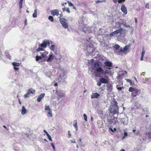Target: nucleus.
Returning a JSON list of instances; mask_svg holds the SVG:
<instances>
[{"label":"nucleus","mask_w":151,"mask_h":151,"mask_svg":"<svg viewBox=\"0 0 151 151\" xmlns=\"http://www.w3.org/2000/svg\"><path fill=\"white\" fill-rule=\"evenodd\" d=\"M113 104L111 105L110 108V113L113 115V117L112 118V120L113 121L114 124H116L118 122L117 118L115 117L114 115L118 113L119 112V107L118 106L117 102L116 101H113Z\"/></svg>","instance_id":"f257e3e1"},{"label":"nucleus","mask_w":151,"mask_h":151,"mask_svg":"<svg viewBox=\"0 0 151 151\" xmlns=\"http://www.w3.org/2000/svg\"><path fill=\"white\" fill-rule=\"evenodd\" d=\"M109 71L107 70L104 71L102 68L100 67L96 70L95 75L98 77H100L101 76L100 74L105 75L106 74H109Z\"/></svg>","instance_id":"f03ea898"},{"label":"nucleus","mask_w":151,"mask_h":151,"mask_svg":"<svg viewBox=\"0 0 151 151\" xmlns=\"http://www.w3.org/2000/svg\"><path fill=\"white\" fill-rule=\"evenodd\" d=\"M129 92H132L131 95L132 97H135L140 93V90H138L136 88L130 87L129 89Z\"/></svg>","instance_id":"7ed1b4c3"},{"label":"nucleus","mask_w":151,"mask_h":151,"mask_svg":"<svg viewBox=\"0 0 151 151\" xmlns=\"http://www.w3.org/2000/svg\"><path fill=\"white\" fill-rule=\"evenodd\" d=\"M59 10L58 9H55L52 10L51 11L50 13L53 16H59L58 17H63V14L62 12L61 13H59Z\"/></svg>","instance_id":"20e7f679"},{"label":"nucleus","mask_w":151,"mask_h":151,"mask_svg":"<svg viewBox=\"0 0 151 151\" xmlns=\"http://www.w3.org/2000/svg\"><path fill=\"white\" fill-rule=\"evenodd\" d=\"M59 21L62 26L65 29L68 28V25L67 22V20L63 18H61L59 19Z\"/></svg>","instance_id":"39448f33"},{"label":"nucleus","mask_w":151,"mask_h":151,"mask_svg":"<svg viewBox=\"0 0 151 151\" xmlns=\"http://www.w3.org/2000/svg\"><path fill=\"white\" fill-rule=\"evenodd\" d=\"M123 31V29L122 28H120L119 29L116 30L110 34L109 36L110 37L116 36L119 33L121 34Z\"/></svg>","instance_id":"423d86ee"},{"label":"nucleus","mask_w":151,"mask_h":151,"mask_svg":"<svg viewBox=\"0 0 151 151\" xmlns=\"http://www.w3.org/2000/svg\"><path fill=\"white\" fill-rule=\"evenodd\" d=\"M35 92V90L33 89L32 88H30L28 89L27 93L24 95V97L25 98L29 97L31 93L34 94Z\"/></svg>","instance_id":"0eeeda50"},{"label":"nucleus","mask_w":151,"mask_h":151,"mask_svg":"<svg viewBox=\"0 0 151 151\" xmlns=\"http://www.w3.org/2000/svg\"><path fill=\"white\" fill-rule=\"evenodd\" d=\"M56 93L57 96V98L58 99H59L60 98L65 97V93L61 91L60 92H59L57 90H56Z\"/></svg>","instance_id":"6e6552de"},{"label":"nucleus","mask_w":151,"mask_h":151,"mask_svg":"<svg viewBox=\"0 0 151 151\" xmlns=\"http://www.w3.org/2000/svg\"><path fill=\"white\" fill-rule=\"evenodd\" d=\"M105 66L106 67V68L110 70L113 66L112 63L110 61H105L104 63Z\"/></svg>","instance_id":"1a4fd4ad"},{"label":"nucleus","mask_w":151,"mask_h":151,"mask_svg":"<svg viewBox=\"0 0 151 151\" xmlns=\"http://www.w3.org/2000/svg\"><path fill=\"white\" fill-rule=\"evenodd\" d=\"M144 138L142 139L143 140L150 138H151V131H149L148 132H146L145 134H144Z\"/></svg>","instance_id":"9d476101"},{"label":"nucleus","mask_w":151,"mask_h":151,"mask_svg":"<svg viewBox=\"0 0 151 151\" xmlns=\"http://www.w3.org/2000/svg\"><path fill=\"white\" fill-rule=\"evenodd\" d=\"M50 48L51 50L54 52L56 55L58 54L59 52L57 50L56 47L54 45H52Z\"/></svg>","instance_id":"9b49d317"},{"label":"nucleus","mask_w":151,"mask_h":151,"mask_svg":"<svg viewBox=\"0 0 151 151\" xmlns=\"http://www.w3.org/2000/svg\"><path fill=\"white\" fill-rule=\"evenodd\" d=\"M130 45H129L125 46L123 48L122 47L121 48L122 49V50H123V52H124L127 51V53H128V52H130Z\"/></svg>","instance_id":"f8f14e48"},{"label":"nucleus","mask_w":151,"mask_h":151,"mask_svg":"<svg viewBox=\"0 0 151 151\" xmlns=\"http://www.w3.org/2000/svg\"><path fill=\"white\" fill-rule=\"evenodd\" d=\"M121 9L125 14H127V8L124 5L122 4L121 5Z\"/></svg>","instance_id":"ddd939ff"},{"label":"nucleus","mask_w":151,"mask_h":151,"mask_svg":"<svg viewBox=\"0 0 151 151\" xmlns=\"http://www.w3.org/2000/svg\"><path fill=\"white\" fill-rule=\"evenodd\" d=\"M121 122L124 125H127L128 123V121L127 118H122L120 119Z\"/></svg>","instance_id":"4468645a"},{"label":"nucleus","mask_w":151,"mask_h":151,"mask_svg":"<svg viewBox=\"0 0 151 151\" xmlns=\"http://www.w3.org/2000/svg\"><path fill=\"white\" fill-rule=\"evenodd\" d=\"M47 43L46 40H45L42 42L41 44L39 45V47H41L43 48H45L47 47Z\"/></svg>","instance_id":"2eb2a0df"},{"label":"nucleus","mask_w":151,"mask_h":151,"mask_svg":"<svg viewBox=\"0 0 151 151\" xmlns=\"http://www.w3.org/2000/svg\"><path fill=\"white\" fill-rule=\"evenodd\" d=\"M45 93H41L38 97L37 99V101L40 102L45 96Z\"/></svg>","instance_id":"dca6fc26"},{"label":"nucleus","mask_w":151,"mask_h":151,"mask_svg":"<svg viewBox=\"0 0 151 151\" xmlns=\"http://www.w3.org/2000/svg\"><path fill=\"white\" fill-rule=\"evenodd\" d=\"M100 82L102 83H108V80L104 78H102L100 79Z\"/></svg>","instance_id":"f3484780"},{"label":"nucleus","mask_w":151,"mask_h":151,"mask_svg":"<svg viewBox=\"0 0 151 151\" xmlns=\"http://www.w3.org/2000/svg\"><path fill=\"white\" fill-rule=\"evenodd\" d=\"M100 96V94L97 93H93L91 95V98H97Z\"/></svg>","instance_id":"a211bd4d"},{"label":"nucleus","mask_w":151,"mask_h":151,"mask_svg":"<svg viewBox=\"0 0 151 151\" xmlns=\"http://www.w3.org/2000/svg\"><path fill=\"white\" fill-rule=\"evenodd\" d=\"M100 65V62L99 61H96L95 62L94 64V67L95 68H96V69L95 70L96 71V70L99 68V66Z\"/></svg>","instance_id":"6ab92c4d"},{"label":"nucleus","mask_w":151,"mask_h":151,"mask_svg":"<svg viewBox=\"0 0 151 151\" xmlns=\"http://www.w3.org/2000/svg\"><path fill=\"white\" fill-rule=\"evenodd\" d=\"M115 52L116 54L118 55H123L122 53V52H123V50H122L121 48L120 50H116Z\"/></svg>","instance_id":"aec40b11"},{"label":"nucleus","mask_w":151,"mask_h":151,"mask_svg":"<svg viewBox=\"0 0 151 151\" xmlns=\"http://www.w3.org/2000/svg\"><path fill=\"white\" fill-rule=\"evenodd\" d=\"M82 29L83 32H86L88 31V28L86 26V25H83V28H82Z\"/></svg>","instance_id":"412c9836"},{"label":"nucleus","mask_w":151,"mask_h":151,"mask_svg":"<svg viewBox=\"0 0 151 151\" xmlns=\"http://www.w3.org/2000/svg\"><path fill=\"white\" fill-rule=\"evenodd\" d=\"M54 56L52 54L50 55L47 61L48 62H50L53 58Z\"/></svg>","instance_id":"4be33fe9"},{"label":"nucleus","mask_w":151,"mask_h":151,"mask_svg":"<svg viewBox=\"0 0 151 151\" xmlns=\"http://www.w3.org/2000/svg\"><path fill=\"white\" fill-rule=\"evenodd\" d=\"M27 110L24 106H23L22 107L21 114L22 115H24L26 113Z\"/></svg>","instance_id":"5701e85b"},{"label":"nucleus","mask_w":151,"mask_h":151,"mask_svg":"<svg viewBox=\"0 0 151 151\" xmlns=\"http://www.w3.org/2000/svg\"><path fill=\"white\" fill-rule=\"evenodd\" d=\"M47 116L48 117H52V110L49 111L47 114Z\"/></svg>","instance_id":"b1692460"},{"label":"nucleus","mask_w":151,"mask_h":151,"mask_svg":"<svg viewBox=\"0 0 151 151\" xmlns=\"http://www.w3.org/2000/svg\"><path fill=\"white\" fill-rule=\"evenodd\" d=\"M125 80H126L127 82H129L130 83L131 86H133L134 85V83H133L132 82V81L130 79H125Z\"/></svg>","instance_id":"393cba45"},{"label":"nucleus","mask_w":151,"mask_h":151,"mask_svg":"<svg viewBox=\"0 0 151 151\" xmlns=\"http://www.w3.org/2000/svg\"><path fill=\"white\" fill-rule=\"evenodd\" d=\"M63 76H62L61 75H60L59 78L56 79V81H58V83H60L61 82V80L63 79Z\"/></svg>","instance_id":"a878e982"},{"label":"nucleus","mask_w":151,"mask_h":151,"mask_svg":"<svg viewBox=\"0 0 151 151\" xmlns=\"http://www.w3.org/2000/svg\"><path fill=\"white\" fill-rule=\"evenodd\" d=\"M32 16L34 18H36L37 17V10L35 9L34 10V12Z\"/></svg>","instance_id":"bb28decb"},{"label":"nucleus","mask_w":151,"mask_h":151,"mask_svg":"<svg viewBox=\"0 0 151 151\" xmlns=\"http://www.w3.org/2000/svg\"><path fill=\"white\" fill-rule=\"evenodd\" d=\"M48 54V52H44L41 55L42 58H45L47 55Z\"/></svg>","instance_id":"cd10ccee"},{"label":"nucleus","mask_w":151,"mask_h":151,"mask_svg":"<svg viewBox=\"0 0 151 151\" xmlns=\"http://www.w3.org/2000/svg\"><path fill=\"white\" fill-rule=\"evenodd\" d=\"M120 46L118 44L115 45L113 47V48L115 49L116 50H118L120 48Z\"/></svg>","instance_id":"c85d7f7f"},{"label":"nucleus","mask_w":151,"mask_h":151,"mask_svg":"<svg viewBox=\"0 0 151 151\" xmlns=\"http://www.w3.org/2000/svg\"><path fill=\"white\" fill-rule=\"evenodd\" d=\"M23 0H20L19 4V9H21L22 8V2H23Z\"/></svg>","instance_id":"c756f323"},{"label":"nucleus","mask_w":151,"mask_h":151,"mask_svg":"<svg viewBox=\"0 0 151 151\" xmlns=\"http://www.w3.org/2000/svg\"><path fill=\"white\" fill-rule=\"evenodd\" d=\"M45 110H47V111H50L51 110V109L49 105H46L45 106Z\"/></svg>","instance_id":"7c9ffc66"},{"label":"nucleus","mask_w":151,"mask_h":151,"mask_svg":"<svg viewBox=\"0 0 151 151\" xmlns=\"http://www.w3.org/2000/svg\"><path fill=\"white\" fill-rule=\"evenodd\" d=\"M42 58V55L41 56H37L36 57V60L38 61Z\"/></svg>","instance_id":"2f4dec72"},{"label":"nucleus","mask_w":151,"mask_h":151,"mask_svg":"<svg viewBox=\"0 0 151 151\" xmlns=\"http://www.w3.org/2000/svg\"><path fill=\"white\" fill-rule=\"evenodd\" d=\"M76 122L75 123L73 124V126L74 127L75 129H76V131H77L78 130V127H77V122L76 121H75Z\"/></svg>","instance_id":"473e14b6"},{"label":"nucleus","mask_w":151,"mask_h":151,"mask_svg":"<svg viewBox=\"0 0 151 151\" xmlns=\"http://www.w3.org/2000/svg\"><path fill=\"white\" fill-rule=\"evenodd\" d=\"M12 65L14 67L15 66H18L19 65L20 63H17L15 62H14L12 63Z\"/></svg>","instance_id":"72a5a7b5"},{"label":"nucleus","mask_w":151,"mask_h":151,"mask_svg":"<svg viewBox=\"0 0 151 151\" xmlns=\"http://www.w3.org/2000/svg\"><path fill=\"white\" fill-rule=\"evenodd\" d=\"M106 0H102L101 1L100 0H97L95 1V2L96 4H98L99 3H102L103 2H106Z\"/></svg>","instance_id":"f704fd0d"},{"label":"nucleus","mask_w":151,"mask_h":151,"mask_svg":"<svg viewBox=\"0 0 151 151\" xmlns=\"http://www.w3.org/2000/svg\"><path fill=\"white\" fill-rule=\"evenodd\" d=\"M48 19L51 22H53L54 20L53 17L51 16L49 17Z\"/></svg>","instance_id":"c9c22d12"},{"label":"nucleus","mask_w":151,"mask_h":151,"mask_svg":"<svg viewBox=\"0 0 151 151\" xmlns=\"http://www.w3.org/2000/svg\"><path fill=\"white\" fill-rule=\"evenodd\" d=\"M67 3L68 4L69 6H73V4L69 1H67Z\"/></svg>","instance_id":"e433bc0d"},{"label":"nucleus","mask_w":151,"mask_h":151,"mask_svg":"<svg viewBox=\"0 0 151 151\" xmlns=\"http://www.w3.org/2000/svg\"><path fill=\"white\" fill-rule=\"evenodd\" d=\"M43 50H44L43 49V48H42V47H39L37 50V51H43Z\"/></svg>","instance_id":"4c0bfd02"},{"label":"nucleus","mask_w":151,"mask_h":151,"mask_svg":"<svg viewBox=\"0 0 151 151\" xmlns=\"http://www.w3.org/2000/svg\"><path fill=\"white\" fill-rule=\"evenodd\" d=\"M107 122L109 123H113V121L112 120V119H108L107 120Z\"/></svg>","instance_id":"58836bf2"},{"label":"nucleus","mask_w":151,"mask_h":151,"mask_svg":"<svg viewBox=\"0 0 151 151\" xmlns=\"http://www.w3.org/2000/svg\"><path fill=\"white\" fill-rule=\"evenodd\" d=\"M83 117L84 118V119L86 121H87V116L85 114H83Z\"/></svg>","instance_id":"ea45409f"},{"label":"nucleus","mask_w":151,"mask_h":151,"mask_svg":"<svg viewBox=\"0 0 151 151\" xmlns=\"http://www.w3.org/2000/svg\"><path fill=\"white\" fill-rule=\"evenodd\" d=\"M128 135V134L127 132H124V136L123 137V138H124L126 137Z\"/></svg>","instance_id":"a19ab883"},{"label":"nucleus","mask_w":151,"mask_h":151,"mask_svg":"<svg viewBox=\"0 0 151 151\" xmlns=\"http://www.w3.org/2000/svg\"><path fill=\"white\" fill-rule=\"evenodd\" d=\"M51 145L52 147L53 148V150L54 151H55V146L54 145L53 143H51Z\"/></svg>","instance_id":"79ce46f5"},{"label":"nucleus","mask_w":151,"mask_h":151,"mask_svg":"<svg viewBox=\"0 0 151 151\" xmlns=\"http://www.w3.org/2000/svg\"><path fill=\"white\" fill-rule=\"evenodd\" d=\"M48 138L51 141H52V140L51 139V136L49 134L48 135H47Z\"/></svg>","instance_id":"37998d69"},{"label":"nucleus","mask_w":151,"mask_h":151,"mask_svg":"<svg viewBox=\"0 0 151 151\" xmlns=\"http://www.w3.org/2000/svg\"><path fill=\"white\" fill-rule=\"evenodd\" d=\"M125 1V0H118V2L119 3H121L124 2Z\"/></svg>","instance_id":"c03bdc74"},{"label":"nucleus","mask_w":151,"mask_h":151,"mask_svg":"<svg viewBox=\"0 0 151 151\" xmlns=\"http://www.w3.org/2000/svg\"><path fill=\"white\" fill-rule=\"evenodd\" d=\"M66 11L68 13H69L70 12V9L68 8H67L66 9Z\"/></svg>","instance_id":"a18cd8bd"},{"label":"nucleus","mask_w":151,"mask_h":151,"mask_svg":"<svg viewBox=\"0 0 151 151\" xmlns=\"http://www.w3.org/2000/svg\"><path fill=\"white\" fill-rule=\"evenodd\" d=\"M70 142L71 143H76V142L75 140H74V139H73V140H70Z\"/></svg>","instance_id":"49530a36"},{"label":"nucleus","mask_w":151,"mask_h":151,"mask_svg":"<svg viewBox=\"0 0 151 151\" xmlns=\"http://www.w3.org/2000/svg\"><path fill=\"white\" fill-rule=\"evenodd\" d=\"M123 88L124 87L122 86V87H119V88H117V89L119 91H121L122 88Z\"/></svg>","instance_id":"de8ad7c7"},{"label":"nucleus","mask_w":151,"mask_h":151,"mask_svg":"<svg viewBox=\"0 0 151 151\" xmlns=\"http://www.w3.org/2000/svg\"><path fill=\"white\" fill-rule=\"evenodd\" d=\"M145 8L147 9L149 8V4L148 3H147L146 4Z\"/></svg>","instance_id":"09e8293b"},{"label":"nucleus","mask_w":151,"mask_h":151,"mask_svg":"<svg viewBox=\"0 0 151 151\" xmlns=\"http://www.w3.org/2000/svg\"><path fill=\"white\" fill-rule=\"evenodd\" d=\"M43 132L45 133L46 134L47 136L49 134L45 130H44Z\"/></svg>","instance_id":"8fccbe9b"},{"label":"nucleus","mask_w":151,"mask_h":151,"mask_svg":"<svg viewBox=\"0 0 151 151\" xmlns=\"http://www.w3.org/2000/svg\"><path fill=\"white\" fill-rule=\"evenodd\" d=\"M145 52L144 51L143 49L142 50V60H143V57L145 53Z\"/></svg>","instance_id":"3c124183"},{"label":"nucleus","mask_w":151,"mask_h":151,"mask_svg":"<svg viewBox=\"0 0 151 151\" xmlns=\"http://www.w3.org/2000/svg\"><path fill=\"white\" fill-rule=\"evenodd\" d=\"M6 57L9 58L10 59L11 58V56L9 54L6 55Z\"/></svg>","instance_id":"603ef678"},{"label":"nucleus","mask_w":151,"mask_h":151,"mask_svg":"<svg viewBox=\"0 0 151 151\" xmlns=\"http://www.w3.org/2000/svg\"><path fill=\"white\" fill-rule=\"evenodd\" d=\"M68 137L69 138L71 136V134L70 133L69 131H68Z\"/></svg>","instance_id":"864d4df0"},{"label":"nucleus","mask_w":151,"mask_h":151,"mask_svg":"<svg viewBox=\"0 0 151 151\" xmlns=\"http://www.w3.org/2000/svg\"><path fill=\"white\" fill-rule=\"evenodd\" d=\"M27 19H26L24 21V25L25 26H26L27 24Z\"/></svg>","instance_id":"5fc2aeb1"},{"label":"nucleus","mask_w":151,"mask_h":151,"mask_svg":"<svg viewBox=\"0 0 151 151\" xmlns=\"http://www.w3.org/2000/svg\"><path fill=\"white\" fill-rule=\"evenodd\" d=\"M80 142H79V144L80 145H82V142L81 141V139H80L79 140Z\"/></svg>","instance_id":"6e6d98bb"},{"label":"nucleus","mask_w":151,"mask_h":151,"mask_svg":"<svg viewBox=\"0 0 151 151\" xmlns=\"http://www.w3.org/2000/svg\"><path fill=\"white\" fill-rule=\"evenodd\" d=\"M46 41H47V45H48V46H49L50 45V42L48 40H46Z\"/></svg>","instance_id":"4d7b16f0"},{"label":"nucleus","mask_w":151,"mask_h":151,"mask_svg":"<svg viewBox=\"0 0 151 151\" xmlns=\"http://www.w3.org/2000/svg\"><path fill=\"white\" fill-rule=\"evenodd\" d=\"M14 70H19V68H17V67H14Z\"/></svg>","instance_id":"13d9d810"},{"label":"nucleus","mask_w":151,"mask_h":151,"mask_svg":"<svg viewBox=\"0 0 151 151\" xmlns=\"http://www.w3.org/2000/svg\"><path fill=\"white\" fill-rule=\"evenodd\" d=\"M101 83L100 82H98L97 83V85H98V86H100L101 85Z\"/></svg>","instance_id":"bf43d9fd"},{"label":"nucleus","mask_w":151,"mask_h":151,"mask_svg":"<svg viewBox=\"0 0 151 151\" xmlns=\"http://www.w3.org/2000/svg\"><path fill=\"white\" fill-rule=\"evenodd\" d=\"M67 4V3L66 2H65L63 3H62L61 5H62V6H63L64 5H66Z\"/></svg>","instance_id":"052dcab7"},{"label":"nucleus","mask_w":151,"mask_h":151,"mask_svg":"<svg viewBox=\"0 0 151 151\" xmlns=\"http://www.w3.org/2000/svg\"><path fill=\"white\" fill-rule=\"evenodd\" d=\"M54 86L55 87V86H58V83H55V84H54Z\"/></svg>","instance_id":"680f3d73"},{"label":"nucleus","mask_w":151,"mask_h":151,"mask_svg":"<svg viewBox=\"0 0 151 151\" xmlns=\"http://www.w3.org/2000/svg\"><path fill=\"white\" fill-rule=\"evenodd\" d=\"M113 2L115 4H116L117 3V1L116 0H112Z\"/></svg>","instance_id":"e2e57ef3"},{"label":"nucleus","mask_w":151,"mask_h":151,"mask_svg":"<svg viewBox=\"0 0 151 151\" xmlns=\"http://www.w3.org/2000/svg\"><path fill=\"white\" fill-rule=\"evenodd\" d=\"M62 10L63 12H64L66 11V9L65 8H62Z\"/></svg>","instance_id":"0e129e2a"},{"label":"nucleus","mask_w":151,"mask_h":151,"mask_svg":"<svg viewBox=\"0 0 151 151\" xmlns=\"http://www.w3.org/2000/svg\"><path fill=\"white\" fill-rule=\"evenodd\" d=\"M109 130L111 131L112 132H114V131H113V129L111 128H109Z\"/></svg>","instance_id":"69168bd1"},{"label":"nucleus","mask_w":151,"mask_h":151,"mask_svg":"<svg viewBox=\"0 0 151 151\" xmlns=\"http://www.w3.org/2000/svg\"><path fill=\"white\" fill-rule=\"evenodd\" d=\"M113 131H114H114H116V128H114V129H113Z\"/></svg>","instance_id":"338daca9"},{"label":"nucleus","mask_w":151,"mask_h":151,"mask_svg":"<svg viewBox=\"0 0 151 151\" xmlns=\"http://www.w3.org/2000/svg\"><path fill=\"white\" fill-rule=\"evenodd\" d=\"M120 151H125V150H124L123 149H122Z\"/></svg>","instance_id":"774afa93"}]
</instances>
